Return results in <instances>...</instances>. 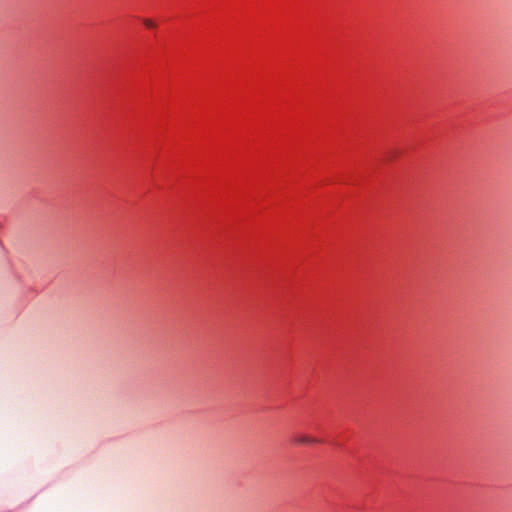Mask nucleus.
I'll list each match as a JSON object with an SVG mask.
<instances>
[{
    "mask_svg": "<svg viewBox=\"0 0 512 512\" xmlns=\"http://www.w3.org/2000/svg\"><path fill=\"white\" fill-rule=\"evenodd\" d=\"M294 442L298 445H313L318 444L321 441L315 437H311L308 435H298L294 438Z\"/></svg>",
    "mask_w": 512,
    "mask_h": 512,
    "instance_id": "1",
    "label": "nucleus"
},
{
    "mask_svg": "<svg viewBox=\"0 0 512 512\" xmlns=\"http://www.w3.org/2000/svg\"><path fill=\"white\" fill-rule=\"evenodd\" d=\"M143 23L147 28H155L156 27V24L151 19H144Z\"/></svg>",
    "mask_w": 512,
    "mask_h": 512,
    "instance_id": "2",
    "label": "nucleus"
}]
</instances>
